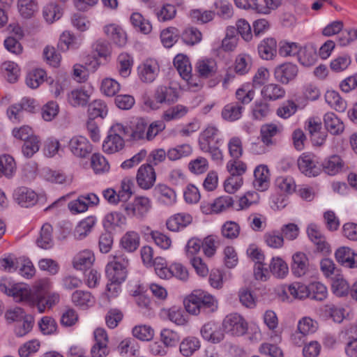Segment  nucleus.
<instances>
[{
	"label": "nucleus",
	"instance_id": "79ce46f5",
	"mask_svg": "<svg viewBox=\"0 0 357 357\" xmlns=\"http://www.w3.org/2000/svg\"><path fill=\"white\" fill-rule=\"evenodd\" d=\"M261 94L264 98L270 100H275L284 96L285 91L277 84H269L264 86Z\"/></svg>",
	"mask_w": 357,
	"mask_h": 357
},
{
	"label": "nucleus",
	"instance_id": "f3484780",
	"mask_svg": "<svg viewBox=\"0 0 357 357\" xmlns=\"http://www.w3.org/2000/svg\"><path fill=\"white\" fill-rule=\"evenodd\" d=\"M153 195L160 204L165 206H172L176 202L174 190L165 184H158L153 189Z\"/></svg>",
	"mask_w": 357,
	"mask_h": 357
},
{
	"label": "nucleus",
	"instance_id": "ddd939ff",
	"mask_svg": "<svg viewBox=\"0 0 357 357\" xmlns=\"http://www.w3.org/2000/svg\"><path fill=\"white\" fill-rule=\"evenodd\" d=\"M291 272L296 277L307 275L310 268L307 256L303 252H296L292 255Z\"/></svg>",
	"mask_w": 357,
	"mask_h": 357
},
{
	"label": "nucleus",
	"instance_id": "a19ab883",
	"mask_svg": "<svg viewBox=\"0 0 357 357\" xmlns=\"http://www.w3.org/2000/svg\"><path fill=\"white\" fill-rule=\"evenodd\" d=\"M62 11L59 6L54 2L47 3L43 9V15L47 23L52 24L62 16Z\"/></svg>",
	"mask_w": 357,
	"mask_h": 357
},
{
	"label": "nucleus",
	"instance_id": "c85d7f7f",
	"mask_svg": "<svg viewBox=\"0 0 357 357\" xmlns=\"http://www.w3.org/2000/svg\"><path fill=\"white\" fill-rule=\"evenodd\" d=\"M95 342L91 349L92 357H106L109 354L107 336H94Z\"/></svg>",
	"mask_w": 357,
	"mask_h": 357
},
{
	"label": "nucleus",
	"instance_id": "cd10ccee",
	"mask_svg": "<svg viewBox=\"0 0 357 357\" xmlns=\"http://www.w3.org/2000/svg\"><path fill=\"white\" fill-rule=\"evenodd\" d=\"M298 56L302 65L310 66L314 64L317 59V49L312 45H306L304 47H301V51Z\"/></svg>",
	"mask_w": 357,
	"mask_h": 357
},
{
	"label": "nucleus",
	"instance_id": "b1692460",
	"mask_svg": "<svg viewBox=\"0 0 357 357\" xmlns=\"http://www.w3.org/2000/svg\"><path fill=\"white\" fill-rule=\"evenodd\" d=\"M321 166L326 174L333 176L342 171L344 163L339 155H333L326 158Z\"/></svg>",
	"mask_w": 357,
	"mask_h": 357
},
{
	"label": "nucleus",
	"instance_id": "2f4dec72",
	"mask_svg": "<svg viewBox=\"0 0 357 357\" xmlns=\"http://www.w3.org/2000/svg\"><path fill=\"white\" fill-rule=\"evenodd\" d=\"M125 145L124 139L119 136H113L108 134L102 144L103 151L112 154L119 152L123 149Z\"/></svg>",
	"mask_w": 357,
	"mask_h": 357
},
{
	"label": "nucleus",
	"instance_id": "aec40b11",
	"mask_svg": "<svg viewBox=\"0 0 357 357\" xmlns=\"http://www.w3.org/2000/svg\"><path fill=\"white\" fill-rule=\"evenodd\" d=\"M157 274L160 278H169L174 276L182 281H186L188 278L187 268L179 263L172 264L169 268L162 267Z\"/></svg>",
	"mask_w": 357,
	"mask_h": 357
},
{
	"label": "nucleus",
	"instance_id": "bb28decb",
	"mask_svg": "<svg viewBox=\"0 0 357 357\" xmlns=\"http://www.w3.org/2000/svg\"><path fill=\"white\" fill-rule=\"evenodd\" d=\"M105 34L113 41L114 44L122 47L126 43V35L125 31L119 26L110 24L105 26Z\"/></svg>",
	"mask_w": 357,
	"mask_h": 357
},
{
	"label": "nucleus",
	"instance_id": "5fc2aeb1",
	"mask_svg": "<svg viewBox=\"0 0 357 357\" xmlns=\"http://www.w3.org/2000/svg\"><path fill=\"white\" fill-rule=\"evenodd\" d=\"M130 22L135 28L138 29L139 31L144 34L149 33L152 29V26L149 21L144 19L139 13L132 14Z\"/></svg>",
	"mask_w": 357,
	"mask_h": 357
},
{
	"label": "nucleus",
	"instance_id": "473e14b6",
	"mask_svg": "<svg viewBox=\"0 0 357 357\" xmlns=\"http://www.w3.org/2000/svg\"><path fill=\"white\" fill-rule=\"evenodd\" d=\"M174 65L183 79L188 80L190 78L192 67L186 56L176 55L174 59Z\"/></svg>",
	"mask_w": 357,
	"mask_h": 357
},
{
	"label": "nucleus",
	"instance_id": "39448f33",
	"mask_svg": "<svg viewBox=\"0 0 357 357\" xmlns=\"http://www.w3.org/2000/svg\"><path fill=\"white\" fill-rule=\"evenodd\" d=\"M120 208L128 216L143 219L151 208L149 198L143 196L135 197L132 202H126L120 206Z\"/></svg>",
	"mask_w": 357,
	"mask_h": 357
},
{
	"label": "nucleus",
	"instance_id": "680f3d73",
	"mask_svg": "<svg viewBox=\"0 0 357 357\" xmlns=\"http://www.w3.org/2000/svg\"><path fill=\"white\" fill-rule=\"evenodd\" d=\"M187 107L181 105H177L165 111L162 118L166 121H170L182 118L187 114Z\"/></svg>",
	"mask_w": 357,
	"mask_h": 357
},
{
	"label": "nucleus",
	"instance_id": "09e8293b",
	"mask_svg": "<svg viewBox=\"0 0 357 357\" xmlns=\"http://www.w3.org/2000/svg\"><path fill=\"white\" fill-rule=\"evenodd\" d=\"M278 128L275 124L262 126L260 130L262 142L266 146L274 144L275 141L273 138L278 134Z\"/></svg>",
	"mask_w": 357,
	"mask_h": 357
},
{
	"label": "nucleus",
	"instance_id": "5701e85b",
	"mask_svg": "<svg viewBox=\"0 0 357 357\" xmlns=\"http://www.w3.org/2000/svg\"><path fill=\"white\" fill-rule=\"evenodd\" d=\"M154 97L157 102L170 104L177 100L178 93L173 87L160 86L155 90Z\"/></svg>",
	"mask_w": 357,
	"mask_h": 357
},
{
	"label": "nucleus",
	"instance_id": "864d4df0",
	"mask_svg": "<svg viewBox=\"0 0 357 357\" xmlns=\"http://www.w3.org/2000/svg\"><path fill=\"white\" fill-rule=\"evenodd\" d=\"M218 129L214 126H208L204 130H203L198 140L199 148L206 147L211 145L212 142L218 134Z\"/></svg>",
	"mask_w": 357,
	"mask_h": 357
},
{
	"label": "nucleus",
	"instance_id": "7c9ffc66",
	"mask_svg": "<svg viewBox=\"0 0 357 357\" xmlns=\"http://www.w3.org/2000/svg\"><path fill=\"white\" fill-rule=\"evenodd\" d=\"M95 261L93 253L90 250H84L79 253L73 261V266L77 270H86L89 268Z\"/></svg>",
	"mask_w": 357,
	"mask_h": 357
},
{
	"label": "nucleus",
	"instance_id": "9d476101",
	"mask_svg": "<svg viewBox=\"0 0 357 357\" xmlns=\"http://www.w3.org/2000/svg\"><path fill=\"white\" fill-rule=\"evenodd\" d=\"M298 67L296 64L287 62L278 65L274 70L275 79L282 84H288L295 79L298 74Z\"/></svg>",
	"mask_w": 357,
	"mask_h": 357
},
{
	"label": "nucleus",
	"instance_id": "2eb2a0df",
	"mask_svg": "<svg viewBox=\"0 0 357 357\" xmlns=\"http://www.w3.org/2000/svg\"><path fill=\"white\" fill-rule=\"evenodd\" d=\"M91 91L85 88H77L71 90L67 94V101L73 107L86 106L91 98Z\"/></svg>",
	"mask_w": 357,
	"mask_h": 357
},
{
	"label": "nucleus",
	"instance_id": "ea45409f",
	"mask_svg": "<svg viewBox=\"0 0 357 357\" xmlns=\"http://www.w3.org/2000/svg\"><path fill=\"white\" fill-rule=\"evenodd\" d=\"M52 230L51 225L45 223L43 225L40 237L37 239V244L39 247L43 249H49L52 247Z\"/></svg>",
	"mask_w": 357,
	"mask_h": 357
},
{
	"label": "nucleus",
	"instance_id": "603ef678",
	"mask_svg": "<svg viewBox=\"0 0 357 357\" xmlns=\"http://www.w3.org/2000/svg\"><path fill=\"white\" fill-rule=\"evenodd\" d=\"M88 114L90 120L103 118L107 114V107L100 100H96L89 105Z\"/></svg>",
	"mask_w": 357,
	"mask_h": 357
},
{
	"label": "nucleus",
	"instance_id": "338daca9",
	"mask_svg": "<svg viewBox=\"0 0 357 357\" xmlns=\"http://www.w3.org/2000/svg\"><path fill=\"white\" fill-rule=\"evenodd\" d=\"M100 90L104 95L112 97L120 90V84L114 79L105 78L102 81Z\"/></svg>",
	"mask_w": 357,
	"mask_h": 357
},
{
	"label": "nucleus",
	"instance_id": "c03bdc74",
	"mask_svg": "<svg viewBox=\"0 0 357 357\" xmlns=\"http://www.w3.org/2000/svg\"><path fill=\"white\" fill-rule=\"evenodd\" d=\"M15 169V162L12 156L3 155L0 157V177L3 175L7 178L12 177Z\"/></svg>",
	"mask_w": 357,
	"mask_h": 357
},
{
	"label": "nucleus",
	"instance_id": "f8f14e48",
	"mask_svg": "<svg viewBox=\"0 0 357 357\" xmlns=\"http://www.w3.org/2000/svg\"><path fill=\"white\" fill-rule=\"evenodd\" d=\"M336 261L348 268H357V253L349 247H340L335 252Z\"/></svg>",
	"mask_w": 357,
	"mask_h": 357
},
{
	"label": "nucleus",
	"instance_id": "8fccbe9b",
	"mask_svg": "<svg viewBox=\"0 0 357 357\" xmlns=\"http://www.w3.org/2000/svg\"><path fill=\"white\" fill-rule=\"evenodd\" d=\"M18 10L20 15L24 18H30L38 10L36 0H18Z\"/></svg>",
	"mask_w": 357,
	"mask_h": 357
},
{
	"label": "nucleus",
	"instance_id": "a878e982",
	"mask_svg": "<svg viewBox=\"0 0 357 357\" xmlns=\"http://www.w3.org/2000/svg\"><path fill=\"white\" fill-rule=\"evenodd\" d=\"M244 109L238 102H230L223 107L221 115L222 119L227 121H235L241 119Z\"/></svg>",
	"mask_w": 357,
	"mask_h": 357
},
{
	"label": "nucleus",
	"instance_id": "49530a36",
	"mask_svg": "<svg viewBox=\"0 0 357 357\" xmlns=\"http://www.w3.org/2000/svg\"><path fill=\"white\" fill-rule=\"evenodd\" d=\"M301 47L297 43L282 40L279 43L278 52L283 57L294 56L298 55Z\"/></svg>",
	"mask_w": 357,
	"mask_h": 357
},
{
	"label": "nucleus",
	"instance_id": "6e6552de",
	"mask_svg": "<svg viewBox=\"0 0 357 357\" xmlns=\"http://www.w3.org/2000/svg\"><path fill=\"white\" fill-rule=\"evenodd\" d=\"M136 180L138 186L143 190H149L156 180L155 172L151 164L142 165L138 169Z\"/></svg>",
	"mask_w": 357,
	"mask_h": 357
},
{
	"label": "nucleus",
	"instance_id": "a18cd8bd",
	"mask_svg": "<svg viewBox=\"0 0 357 357\" xmlns=\"http://www.w3.org/2000/svg\"><path fill=\"white\" fill-rule=\"evenodd\" d=\"M46 72L43 69H36L29 73L25 79L26 84L31 89L38 88L44 81Z\"/></svg>",
	"mask_w": 357,
	"mask_h": 357
},
{
	"label": "nucleus",
	"instance_id": "423d86ee",
	"mask_svg": "<svg viewBox=\"0 0 357 357\" xmlns=\"http://www.w3.org/2000/svg\"><path fill=\"white\" fill-rule=\"evenodd\" d=\"M135 337L141 341L150 342V351L155 355L165 354L166 349L175 346L178 341L177 336H151L149 338H145L146 336Z\"/></svg>",
	"mask_w": 357,
	"mask_h": 357
},
{
	"label": "nucleus",
	"instance_id": "dca6fc26",
	"mask_svg": "<svg viewBox=\"0 0 357 357\" xmlns=\"http://www.w3.org/2000/svg\"><path fill=\"white\" fill-rule=\"evenodd\" d=\"M15 200L22 207H30L33 206L38 199L36 193L26 187L17 188L13 193Z\"/></svg>",
	"mask_w": 357,
	"mask_h": 357
},
{
	"label": "nucleus",
	"instance_id": "7ed1b4c3",
	"mask_svg": "<svg viewBox=\"0 0 357 357\" xmlns=\"http://www.w3.org/2000/svg\"><path fill=\"white\" fill-rule=\"evenodd\" d=\"M110 257L112 259L107 264L105 270L108 280L112 282L122 283L127 276L129 260L121 252H117Z\"/></svg>",
	"mask_w": 357,
	"mask_h": 357
},
{
	"label": "nucleus",
	"instance_id": "4be33fe9",
	"mask_svg": "<svg viewBox=\"0 0 357 357\" xmlns=\"http://www.w3.org/2000/svg\"><path fill=\"white\" fill-rule=\"evenodd\" d=\"M192 221V217L189 213H178L170 217L167 220L166 225L169 230L178 231L188 227Z\"/></svg>",
	"mask_w": 357,
	"mask_h": 357
},
{
	"label": "nucleus",
	"instance_id": "bf43d9fd",
	"mask_svg": "<svg viewBox=\"0 0 357 357\" xmlns=\"http://www.w3.org/2000/svg\"><path fill=\"white\" fill-rule=\"evenodd\" d=\"M251 66L252 59L248 54H239L236 59L235 71L239 75H244L250 70Z\"/></svg>",
	"mask_w": 357,
	"mask_h": 357
},
{
	"label": "nucleus",
	"instance_id": "052dcab7",
	"mask_svg": "<svg viewBox=\"0 0 357 357\" xmlns=\"http://www.w3.org/2000/svg\"><path fill=\"white\" fill-rule=\"evenodd\" d=\"M310 298L316 301H323L326 298L327 289L321 282H312L309 285Z\"/></svg>",
	"mask_w": 357,
	"mask_h": 357
},
{
	"label": "nucleus",
	"instance_id": "13d9d810",
	"mask_svg": "<svg viewBox=\"0 0 357 357\" xmlns=\"http://www.w3.org/2000/svg\"><path fill=\"white\" fill-rule=\"evenodd\" d=\"M134 182L132 178L126 177L121 181L119 197L121 199V204L128 202L133 194Z\"/></svg>",
	"mask_w": 357,
	"mask_h": 357
},
{
	"label": "nucleus",
	"instance_id": "4d7b16f0",
	"mask_svg": "<svg viewBox=\"0 0 357 357\" xmlns=\"http://www.w3.org/2000/svg\"><path fill=\"white\" fill-rule=\"evenodd\" d=\"M40 140L38 137H31L29 139H26L22 147V152L24 157L31 158L40 149Z\"/></svg>",
	"mask_w": 357,
	"mask_h": 357
},
{
	"label": "nucleus",
	"instance_id": "1a4fd4ad",
	"mask_svg": "<svg viewBox=\"0 0 357 357\" xmlns=\"http://www.w3.org/2000/svg\"><path fill=\"white\" fill-rule=\"evenodd\" d=\"M307 234L310 240L316 246L318 252L324 254L331 252L330 245L326 241V237L322 234L319 226L314 223H311L307 226Z\"/></svg>",
	"mask_w": 357,
	"mask_h": 357
},
{
	"label": "nucleus",
	"instance_id": "774afa93",
	"mask_svg": "<svg viewBox=\"0 0 357 357\" xmlns=\"http://www.w3.org/2000/svg\"><path fill=\"white\" fill-rule=\"evenodd\" d=\"M229 155L233 159H239L243 155L242 140L238 137H233L228 142Z\"/></svg>",
	"mask_w": 357,
	"mask_h": 357
},
{
	"label": "nucleus",
	"instance_id": "e433bc0d",
	"mask_svg": "<svg viewBox=\"0 0 357 357\" xmlns=\"http://www.w3.org/2000/svg\"><path fill=\"white\" fill-rule=\"evenodd\" d=\"M73 303L79 307H88L95 303V298L89 291L77 290L72 294Z\"/></svg>",
	"mask_w": 357,
	"mask_h": 357
},
{
	"label": "nucleus",
	"instance_id": "72a5a7b5",
	"mask_svg": "<svg viewBox=\"0 0 357 357\" xmlns=\"http://www.w3.org/2000/svg\"><path fill=\"white\" fill-rule=\"evenodd\" d=\"M195 68L199 76L203 78L213 76L217 70L216 63L212 59L198 61Z\"/></svg>",
	"mask_w": 357,
	"mask_h": 357
},
{
	"label": "nucleus",
	"instance_id": "f257e3e1",
	"mask_svg": "<svg viewBox=\"0 0 357 357\" xmlns=\"http://www.w3.org/2000/svg\"><path fill=\"white\" fill-rule=\"evenodd\" d=\"M0 289L8 296L13 297L16 302H22L31 307H36L40 313L58 303L60 298L56 293L50 294L45 296L38 287L31 290L28 285L23 283L15 284L10 287L0 284Z\"/></svg>",
	"mask_w": 357,
	"mask_h": 357
},
{
	"label": "nucleus",
	"instance_id": "c9c22d12",
	"mask_svg": "<svg viewBox=\"0 0 357 357\" xmlns=\"http://www.w3.org/2000/svg\"><path fill=\"white\" fill-rule=\"evenodd\" d=\"M80 45L79 40L70 31H63L60 36L58 48L66 52L70 49H76Z\"/></svg>",
	"mask_w": 357,
	"mask_h": 357
},
{
	"label": "nucleus",
	"instance_id": "412c9836",
	"mask_svg": "<svg viewBox=\"0 0 357 357\" xmlns=\"http://www.w3.org/2000/svg\"><path fill=\"white\" fill-rule=\"evenodd\" d=\"M159 67L154 60H146L138 68V73L140 79L144 82H152L158 75Z\"/></svg>",
	"mask_w": 357,
	"mask_h": 357
},
{
	"label": "nucleus",
	"instance_id": "3c124183",
	"mask_svg": "<svg viewBox=\"0 0 357 357\" xmlns=\"http://www.w3.org/2000/svg\"><path fill=\"white\" fill-rule=\"evenodd\" d=\"M270 271L277 278H284L288 273L287 264L280 257H273L268 266Z\"/></svg>",
	"mask_w": 357,
	"mask_h": 357
},
{
	"label": "nucleus",
	"instance_id": "c756f323",
	"mask_svg": "<svg viewBox=\"0 0 357 357\" xmlns=\"http://www.w3.org/2000/svg\"><path fill=\"white\" fill-rule=\"evenodd\" d=\"M96 222V218L94 216H89L80 221L74 231L75 238L77 240L84 238L91 232Z\"/></svg>",
	"mask_w": 357,
	"mask_h": 357
},
{
	"label": "nucleus",
	"instance_id": "393cba45",
	"mask_svg": "<svg viewBox=\"0 0 357 357\" xmlns=\"http://www.w3.org/2000/svg\"><path fill=\"white\" fill-rule=\"evenodd\" d=\"M326 129L333 135L341 134L344 130L343 122L333 112H328L324 116Z\"/></svg>",
	"mask_w": 357,
	"mask_h": 357
},
{
	"label": "nucleus",
	"instance_id": "e2e57ef3",
	"mask_svg": "<svg viewBox=\"0 0 357 357\" xmlns=\"http://www.w3.org/2000/svg\"><path fill=\"white\" fill-rule=\"evenodd\" d=\"M91 165L96 174L107 172L109 169L108 162L105 158L100 153H93L92 155Z\"/></svg>",
	"mask_w": 357,
	"mask_h": 357
},
{
	"label": "nucleus",
	"instance_id": "37998d69",
	"mask_svg": "<svg viewBox=\"0 0 357 357\" xmlns=\"http://www.w3.org/2000/svg\"><path fill=\"white\" fill-rule=\"evenodd\" d=\"M326 102L337 112H343L347 107V103L340 94L335 91H328L325 95Z\"/></svg>",
	"mask_w": 357,
	"mask_h": 357
},
{
	"label": "nucleus",
	"instance_id": "20e7f679",
	"mask_svg": "<svg viewBox=\"0 0 357 357\" xmlns=\"http://www.w3.org/2000/svg\"><path fill=\"white\" fill-rule=\"evenodd\" d=\"M227 169L230 176L225 182V190L227 192L233 194L243 184L241 176L246 172L247 165L238 159H232L227 163Z\"/></svg>",
	"mask_w": 357,
	"mask_h": 357
},
{
	"label": "nucleus",
	"instance_id": "6e6d98bb",
	"mask_svg": "<svg viewBox=\"0 0 357 357\" xmlns=\"http://www.w3.org/2000/svg\"><path fill=\"white\" fill-rule=\"evenodd\" d=\"M318 323L310 317L302 318L298 324V330L301 335H310L317 332Z\"/></svg>",
	"mask_w": 357,
	"mask_h": 357
},
{
	"label": "nucleus",
	"instance_id": "0eeeda50",
	"mask_svg": "<svg viewBox=\"0 0 357 357\" xmlns=\"http://www.w3.org/2000/svg\"><path fill=\"white\" fill-rule=\"evenodd\" d=\"M222 326L225 333L231 335H245L248 330L246 321L236 313L226 316L223 320Z\"/></svg>",
	"mask_w": 357,
	"mask_h": 357
},
{
	"label": "nucleus",
	"instance_id": "0e129e2a",
	"mask_svg": "<svg viewBox=\"0 0 357 357\" xmlns=\"http://www.w3.org/2000/svg\"><path fill=\"white\" fill-rule=\"evenodd\" d=\"M126 223V218L121 212L113 211L105 215L104 225L106 227H120Z\"/></svg>",
	"mask_w": 357,
	"mask_h": 357
},
{
	"label": "nucleus",
	"instance_id": "69168bd1",
	"mask_svg": "<svg viewBox=\"0 0 357 357\" xmlns=\"http://www.w3.org/2000/svg\"><path fill=\"white\" fill-rule=\"evenodd\" d=\"M234 200L231 196H222L217 198L211 204V211L215 213H220L232 206Z\"/></svg>",
	"mask_w": 357,
	"mask_h": 357
},
{
	"label": "nucleus",
	"instance_id": "f03ea898",
	"mask_svg": "<svg viewBox=\"0 0 357 357\" xmlns=\"http://www.w3.org/2000/svg\"><path fill=\"white\" fill-rule=\"evenodd\" d=\"M186 311L192 314H198L201 312H212L218 307L215 298L202 289L194 290L183 301Z\"/></svg>",
	"mask_w": 357,
	"mask_h": 357
},
{
	"label": "nucleus",
	"instance_id": "de8ad7c7",
	"mask_svg": "<svg viewBox=\"0 0 357 357\" xmlns=\"http://www.w3.org/2000/svg\"><path fill=\"white\" fill-rule=\"evenodd\" d=\"M192 152L190 145L184 144L169 149L167 151V158L172 161L179 160L190 155Z\"/></svg>",
	"mask_w": 357,
	"mask_h": 357
},
{
	"label": "nucleus",
	"instance_id": "4c0bfd02",
	"mask_svg": "<svg viewBox=\"0 0 357 357\" xmlns=\"http://www.w3.org/2000/svg\"><path fill=\"white\" fill-rule=\"evenodd\" d=\"M121 245L126 251L132 252L139 245V236L133 231L126 232L121 239Z\"/></svg>",
	"mask_w": 357,
	"mask_h": 357
},
{
	"label": "nucleus",
	"instance_id": "6ab92c4d",
	"mask_svg": "<svg viewBox=\"0 0 357 357\" xmlns=\"http://www.w3.org/2000/svg\"><path fill=\"white\" fill-rule=\"evenodd\" d=\"M255 188L261 192L266 190L270 185V172L266 165H260L254 171Z\"/></svg>",
	"mask_w": 357,
	"mask_h": 357
},
{
	"label": "nucleus",
	"instance_id": "f704fd0d",
	"mask_svg": "<svg viewBox=\"0 0 357 357\" xmlns=\"http://www.w3.org/2000/svg\"><path fill=\"white\" fill-rule=\"evenodd\" d=\"M1 72L10 83H15L20 76L18 65L13 61H5L1 66Z\"/></svg>",
	"mask_w": 357,
	"mask_h": 357
},
{
	"label": "nucleus",
	"instance_id": "58836bf2",
	"mask_svg": "<svg viewBox=\"0 0 357 357\" xmlns=\"http://www.w3.org/2000/svg\"><path fill=\"white\" fill-rule=\"evenodd\" d=\"M200 347V342L195 336H187L180 344V351L185 356H191Z\"/></svg>",
	"mask_w": 357,
	"mask_h": 357
},
{
	"label": "nucleus",
	"instance_id": "9b49d317",
	"mask_svg": "<svg viewBox=\"0 0 357 357\" xmlns=\"http://www.w3.org/2000/svg\"><path fill=\"white\" fill-rule=\"evenodd\" d=\"M68 146L71 153L79 158H86L92 151L91 144L82 136H75L71 138Z\"/></svg>",
	"mask_w": 357,
	"mask_h": 357
},
{
	"label": "nucleus",
	"instance_id": "a211bd4d",
	"mask_svg": "<svg viewBox=\"0 0 357 357\" xmlns=\"http://www.w3.org/2000/svg\"><path fill=\"white\" fill-rule=\"evenodd\" d=\"M259 57L264 60H273L277 56V41L269 37L262 40L257 46Z\"/></svg>",
	"mask_w": 357,
	"mask_h": 357
},
{
	"label": "nucleus",
	"instance_id": "4468645a",
	"mask_svg": "<svg viewBox=\"0 0 357 357\" xmlns=\"http://www.w3.org/2000/svg\"><path fill=\"white\" fill-rule=\"evenodd\" d=\"M299 170L305 176H317L320 173V168L316 165L314 156L311 154L303 153L298 160Z\"/></svg>",
	"mask_w": 357,
	"mask_h": 357
}]
</instances>
